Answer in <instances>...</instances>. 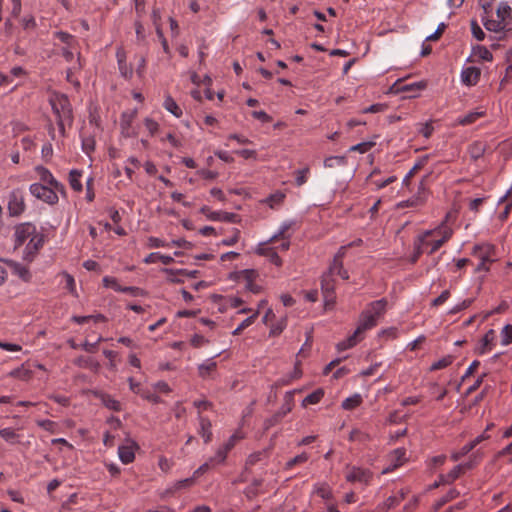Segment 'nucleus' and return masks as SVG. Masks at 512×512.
<instances>
[{"label": "nucleus", "instance_id": "obj_8", "mask_svg": "<svg viewBox=\"0 0 512 512\" xmlns=\"http://www.w3.org/2000/svg\"><path fill=\"white\" fill-rule=\"evenodd\" d=\"M26 208L25 192L21 188L13 189L8 196V211L11 216L21 215Z\"/></svg>", "mask_w": 512, "mask_h": 512}, {"label": "nucleus", "instance_id": "obj_19", "mask_svg": "<svg viewBox=\"0 0 512 512\" xmlns=\"http://www.w3.org/2000/svg\"><path fill=\"white\" fill-rule=\"evenodd\" d=\"M44 238L42 234L35 232L27 242L25 253L27 257H32L43 246Z\"/></svg>", "mask_w": 512, "mask_h": 512}, {"label": "nucleus", "instance_id": "obj_36", "mask_svg": "<svg viewBox=\"0 0 512 512\" xmlns=\"http://www.w3.org/2000/svg\"><path fill=\"white\" fill-rule=\"evenodd\" d=\"M291 226H292V223H290V222L283 223L280 226L279 231L269 239L270 243H278L279 238H290L288 231L291 228Z\"/></svg>", "mask_w": 512, "mask_h": 512}, {"label": "nucleus", "instance_id": "obj_11", "mask_svg": "<svg viewBox=\"0 0 512 512\" xmlns=\"http://www.w3.org/2000/svg\"><path fill=\"white\" fill-rule=\"evenodd\" d=\"M473 467L472 462L461 463L456 465L452 470H450L445 475H440L439 481L434 483V487H437L439 484H450L455 481L459 476L465 471L471 469Z\"/></svg>", "mask_w": 512, "mask_h": 512}, {"label": "nucleus", "instance_id": "obj_3", "mask_svg": "<svg viewBox=\"0 0 512 512\" xmlns=\"http://www.w3.org/2000/svg\"><path fill=\"white\" fill-rule=\"evenodd\" d=\"M53 113L57 118V125L62 134L65 131V124H72L73 113L69 99L64 94L54 93L49 99Z\"/></svg>", "mask_w": 512, "mask_h": 512}, {"label": "nucleus", "instance_id": "obj_18", "mask_svg": "<svg viewBox=\"0 0 512 512\" xmlns=\"http://www.w3.org/2000/svg\"><path fill=\"white\" fill-rule=\"evenodd\" d=\"M117 62H118V68L120 71V74L126 78L130 79L133 75V70L130 65H128L126 61V53L122 48H119L116 52Z\"/></svg>", "mask_w": 512, "mask_h": 512}, {"label": "nucleus", "instance_id": "obj_55", "mask_svg": "<svg viewBox=\"0 0 512 512\" xmlns=\"http://www.w3.org/2000/svg\"><path fill=\"white\" fill-rule=\"evenodd\" d=\"M246 274H247V278L249 279V281L246 285V288L250 292H252L254 294H258L261 290V287L251 280V278L255 275V272L250 270V271H246Z\"/></svg>", "mask_w": 512, "mask_h": 512}, {"label": "nucleus", "instance_id": "obj_31", "mask_svg": "<svg viewBox=\"0 0 512 512\" xmlns=\"http://www.w3.org/2000/svg\"><path fill=\"white\" fill-rule=\"evenodd\" d=\"M324 396L323 389H317L308 396H306L302 402V406L306 407L307 405H314L321 401Z\"/></svg>", "mask_w": 512, "mask_h": 512}, {"label": "nucleus", "instance_id": "obj_53", "mask_svg": "<svg viewBox=\"0 0 512 512\" xmlns=\"http://www.w3.org/2000/svg\"><path fill=\"white\" fill-rule=\"evenodd\" d=\"M227 458V450H218L216 455L208 460L212 467L223 463Z\"/></svg>", "mask_w": 512, "mask_h": 512}, {"label": "nucleus", "instance_id": "obj_17", "mask_svg": "<svg viewBox=\"0 0 512 512\" xmlns=\"http://www.w3.org/2000/svg\"><path fill=\"white\" fill-rule=\"evenodd\" d=\"M481 70L477 67L470 66L462 70L461 81L467 86H474L478 83Z\"/></svg>", "mask_w": 512, "mask_h": 512}, {"label": "nucleus", "instance_id": "obj_6", "mask_svg": "<svg viewBox=\"0 0 512 512\" xmlns=\"http://www.w3.org/2000/svg\"><path fill=\"white\" fill-rule=\"evenodd\" d=\"M29 191L35 198L50 205L58 202L57 192H61V190H56L53 187L46 186L41 183L31 184Z\"/></svg>", "mask_w": 512, "mask_h": 512}, {"label": "nucleus", "instance_id": "obj_50", "mask_svg": "<svg viewBox=\"0 0 512 512\" xmlns=\"http://www.w3.org/2000/svg\"><path fill=\"white\" fill-rule=\"evenodd\" d=\"M479 6L483 10L481 16H490L494 12V0H479Z\"/></svg>", "mask_w": 512, "mask_h": 512}, {"label": "nucleus", "instance_id": "obj_35", "mask_svg": "<svg viewBox=\"0 0 512 512\" xmlns=\"http://www.w3.org/2000/svg\"><path fill=\"white\" fill-rule=\"evenodd\" d=\"M362 403V397L360 394H354L351 397L346 398L342 402V408L345 410H352L358 407Z\"/></svg>", "mask_w": 512, "mask_h": 512}, {"label": "nucleus", "instance_id": "obj_21", "mask_svg": "<svg viewBox=\"0 0 512 512\" xmlns=\"http://www.w3.org/2000/svg\"><path fill=\"white\" fill-rule=\"evenodd\" d=\"M364 332L365 331H359V325H358L356 330L354 331V333L349 338L338 343V345H337L338 350L344 351V350L350 349L353 346H355L361 340Z\"/></svg>", "mask_w": 512, "mask_h": 512}, {"label": "nucleus", "instance_id": "obj_64", "mask_svg": "<svg viewBox=\"0 0 512 512\" xmlns=\"http://www.w3.org/2000/svg\"><path fill=\"white\" fill-rule=\"evenodd\" d=\"M190 343L193 347L199 348V347L205 345L206 343H208V340L200 334H195L191 338Z\"/></svg>", "mask_w": 512, "mask_h": 512}, {"label": "nucleus", "instance_id": "obj_1", "mask_svg": "<svg viewBox=\"0 0 512 512\" xmlns=\"http://www.w3.org/2000/svg\"><path fill=\"white\" fill-rule=\"evenodd\" d=\"M452 235V228L446 224V221H443L436 228L426 230L416 238L419 241V245H422L428 254H433L443 246L452 237Z\"/></svg>", "mask_w": 512, "mask_h": 512}, {"label": "nucleus", "instance_id": "obj_60", "mask_svg": "<svg viewBox=\"0 0 512 512\" xmlns=\"http://www.w3.org/2000/svg\"><path fill=\"white\" fill-rule=\"evenodd\" d=\"M413 245H414V252L411 257V262L416 263L418 261L419 257L426 251L422 245H419V241L417 240V238L414 240Z\"/></svg>", "mask_w": 512, "mask_h": 512}, {"label": "nucleus", "instance_id": "obj_14", "mask_svg": "<svg viewBox=\"0 0 512 512\" xmlns=\"http://www.w3.org/2000/svg\"><path fill=\"white\" fill-rule=\"evenodd\" d=\"M194 484H195V480H194V478H192V476L189 478L178 480V481L174 482L173 484H171L170 486H168L163 492H161L160 497L162 499H165L169 496L174 495L176 492H178L180 490H185V489L192 487Z\"/></svg>", "mask_w": 512, "mask_h": 512}, {"label": "nucleus", "instance_id": "obj_5", "mask_svg": "<svg viewBox=\"0 0 512 512\" xmlns=\"http://www.w3.org/2000/svg\"><path fill=\"white\" fill-rule=\"evenodd\" d=\"M472 254L480 260L478 271H488L489 264L496 260L495 246L489 243L475 245Z\"/></svg>", "mask_w": 512, "mask_h": 512}, {"label": "nucleus", "instance_id": "obj_45", "mask_svg": "<svg viewBox=\"0 0 512 512\" xmlns=\"http://www.w3.org/2000/svg\"><path fill=\"white\" fill-rule=\"evenodd\" d=\"M501 344L507 346L512 343V325H505L500 333Z\"/></svg>", "mask_w": 512, "mask_h": 512}, {"label": "nucleus", "instance_id": "obj_40", "mask_svg": "<svg viewBox=\"0 0 512 512\" xmlns=\"http://www.w3.org/2000/svg\"><path fill=\"white\" fill-rule=\"evenodd\" d=\"M81 172L78 170H72L69 174V183L72 189L77 192L82 191V184L80 181Z\"/></svg>", "mask_w": 512, "mask_h": 512}, {"label": "nucleus", "instance_id": "obj_39", "mask_svg": "<svg viewBox=\"0 0 512 512\" xmlns=\"http://www.w3.org/2000/svg\"><path fill=\"white\" fill-rule=\"evenodd\" d=\"M13 274L17 275L24 281H29L31 274L28 270V268L24 265H21L19 263H13L12 264Z\"/></svg>", "mask_w": 512, "mask_h": 512}, {"label": "nucleus", "instance_id": "obj_16", "mask_svg": "<svg viewBox=\"0 0 512 512\" xmlns=\"http://www.w3.org/2000/svg\"><path fill=\"white\" fill-rule=\"evenodd\" d=\"M37 174L41 180V184L55 188L56 190L64 191V186L58 182L52 173L45 167L39 166L36 168Z\"/></svg>", "mask_w": 512, "mask_h": 512}, {"label": "nucleus", "instance_id": "obj_13", "mask_svg": "<svg viewBox=\"0 0 512 512\" xmlns=\"http://www.w3.org/2000/svg\"><path fill=\"white\" fill-rule=\"evenodd\" d=\"M36 232L34 225L30 223H24L19 225L15 230V245L21 246L33 236Z\"/></svg>", "mask_w": 512, "mask_h": 512}, {"label": "nucleus", "instance_id": "obj_63", "mask_svg": "<svg viewBox=\"0 0 512 512\" xmlns=\"http://www.w3.org/2000/svg\"><path fill=\"white\" fill-rule=\"evenodd\" d=\"M309 173L308 168H304L296 171V185L302 186L307 181V174Z\"/></svg>", "mask_w": 512, "mask_h": 512}, {"label": "nucleus", "instance_id": "obj_24", "mask_svg": "<svg viewBox=\"0 0 512 512\" xmlns=\"http://www.w3.org/2000/svg\"><path fill=\"white\" fill-rule=\"evenodd\" d=\"M217 363L212 359L206 360L204 363L199 365L198 373L199 376L203 379L210 378L213 376V373L216 371Z\"/></svg>", "mask_w": 512, "mask_h": 512}, {"label": "nucleus", "instance_id": "obj_32", "mask_svg": "<svg viewBox=\"0 0 512 512\" xmlns=\"http://www.w3.org/2000/svg\"><path fill=\"white\" fill-rule=\"evenodd\" d=\"M101 401L103 405L110 410L120 411L122 409L121 403L108 394H103L101 396Z\"/></svg>", "mask_w": 512, "mask_h": 512}, {"label": "nucleus", "instance_id": "obj_33", "mask_svg": "<svg viewBox=\"0 0 512 512\" xmlns=\"http://www.w3.org/2000/svg\"><path fill=\"white\" fill-rule=\"evenodd\" d=\"M484 114H485L484 111H473L463 117L458 118L457 122H458V124L463 125V126L469 125V124L474 123L480 117L484 116Z\"/></svg>", "mask_w": 512, "mask_h": 512}, {"label": "nucleus", "instance_id": "obj_51", "mask_svg": "<svg viewBox=\"0 0 512 512\" xmlns=\"http://www.w3.org/2000/svg\"><path fill=\"white\" fill-rule=\"evenodd\" d=\"M287 326L286 318H281L275 324L271 326L270 335L277 336L279 335Z\"/></svg>", "mask_w": 512, "mask_h": 512}, {"label": "nucleus", "instance_id": "obj_61", "mask_svg": "<svg viewBox=\"0 0 512 512\" xmlns=\"http://www.w3.org/2000/svg\"><path fill=\"white\" fill-rule=\"evenodd\" d=\"M472 302H473V299H465V300H463L461 303L455 305L449 311V314L454 315V314H457V313L461 312L462 310L467 309L472 304Z\"/></svg>", "mask_w": 512, "mask_h": 512}, {"label": "nucleus", "instance_id": "obj_12", "mask_svg": "<svg viewBox=\"0 0 512 512\" xmlns=\"http://www.w3.org/2000/svg\"><path fill=\"white\" fill-rule=\"evenodd\" d=\"M345 477L348 482L367 484L372 479V472L368 469L353 466L349 469Z\"/></svg>", "mask_w": 512, "mask_h": 512}, {"label": "nucleus", "instance_id": "obj_7", "mask_svg": "<svg viewBox=\"0 0 512 512\" xmlns=\"http://www.w3.org/2000/svg\"><path fill=\"white\" fill-rule=\"evenodd\" d=\"M407 460L404 450H390L381 460V462H383L381 474H387L394 471L398 467L402 466Z\"/></svg>", "mask_w": 512, "mask_h": 512}, {"label": "nucleus", "instance_id": "obj_52", "mask_svg": "<svg viewBox=\"0 0 512 512\" xmlns=\"http://www.w3.org/2000/svg\"><path fill=\"white\" fill-rule=\"evenodd\" d=\"M119 458L124 464H129L134 461V450H118Z\"/></svg>", "mask_w": 512, "mask_h": 512}, {"label": "nucleus", "instance_id": "obj_58", "mask_svg": "<svg viewBox=\"0 0 512 512\" xmlns=\"http://www.w3.org/2000/svg\"><path fill=\"white\" fill-rule=\"evenodd\" d=\"M425 82H414L411 84H405L399 88L401 91H421L425 88Z\"/></svg>", "mask_w": 512, "mask_h": 512}, {"label": "nucleus", "instance_id": "obj_46", "mask_svg": "<svg viewBox=\"0 0 512 512\" xmlns=\"http://www.w3.org/2000/svg\"><path fill=\"white\" fill-rule=\"evenodd\" d=\"M245 434L244 432L239 429L236 430L228 439L226 445L224 448H233L234 446L239 444V441L244 438Z\"/></svg>", "mask_w": 512, "mask_h": 512}, {"label": "nucleus", "instance_id": "obj_44", "mask_svg": "<svg viewBox=\"0 0 512 512\" xmlns=\"http://www.w3.org/2000/svg\"><path fill=\"white\" fill-rule=\"evenodd\" d=\"M308 460V455L305 452H302L301 454L291 458L285 463L284 468L286 470L291 469L295 465L305 463Z\"/></svg>", "mask_w": 512, "mask_h": 512}, {"label": "nucleus", "instance_id": "obj_47", "mask_svg": "<svg viewBox=\"0 0 512 512\" xmlns=\"http://www.w3.org/2000/svg\"><path fill=\"white\" fill-rule=\"evenodd\" d=\"M103 286L106 288H111L116 292H121L122 286L118 283L115 277L105 276L102 279Z\"/></svg>", "mask_w": 512, "mask_h": 512}, {"label": "nucleus", "instance_id": "obj_34", "mask_svg": "<svg viewBox=\"0 0 512 512\" xmlns=\"http://www.w3.org/2000/svg\"><path fill=\"white\" fill-rule=\"evenodd\" d=\"M473 56L483 61H492L493 59L492 53L485 46L481 45L473 48Z\"/></svg>", "mask_w": 512, "mask_h": 512}, {"label": "nucleus", "instance_id": "obj_49", "mask_svg": "<svg viewBox=\"0 0 512 512\" xmlns=\"http://www.w3.org/2000/svg\"><path fill=\"white\" fill-rule=\"evenodd\" d=\"M135 33L138 44H144L146 42V32L143 24L139 21L135 22Z\"/></svg>", "mask_w": 512, "mask_h": 512}, {"label": "nucleus", "instance_id": "obj_59", "mask_svg": "<svg viewBox=\"0 0 512 512\" xmlns=\"http://www.w3.org/2000/svg\"><path fill=\"white\" fill-rule=\"evenodd\" d=\"M63 279H64V287L72 294L75 293L76 291V283H75V280L74 278L70 275V274H67L65 273L63 275Z\"/></svg>", "mask_w": 512, "mask_h": 512}, {"label": "nucleus", "instance_id": "obj_15", "mask_svg": "<svg viewBox=\"0 0 512 512\" xmlns=\"http://www.w3.org/2000/svg\"><path fill=\"white\" fill-rule=\"evenodd\" d=\"M496 332L493 329L488 330L480 340L476 351L479 355L489 353L495 347Z\"/></svg>", "mask_w": 512, "mask_h": 512}, {"label": "nucleus", "instance_id": "obj_56", "mask_svg": "<svg viewBox=\"0 0 512 512\" xmlns=\"http://www.w3.org/2000/svg\"><path fill=\"white\" fill-rule=\"evenodd\" d=\"M82 149L83 151L89 155L95 149V140L93 137H85L82 139Z\"/></svg>", "mask_w": 512, "mask_h": 512}, {"label": "nucleus", "instance_id": "obj_62", "mask_svg": "<svg viewBox=\"0 0 512 512\" xmlns=\"http://www.w3.org/2000/svg\"><path fill=\"white\" fill-rule=\"evenodd\" d=\"M423 165V161H420L419 163L415 164L413 168L408 172V174L404 177L403 184L408 186L411 178L423 167Z\"/></svg>", "mask_w": 512, "mask_h": 512}, {"label": "nucleus", "instance_id": "obj_37", "mask_svg": "<svg viewBox=\"0 0 512 512\" xmlns=\"http://www.w3.org/2000/svg\"><path fill=\"white\" fill-rule=\"evenodd\" d=\"M284 199H285V193H283L281 191H277V192L271 194L269 197H267L265 202L270 206V208L274 209L277 206H279L280 204H282Z\"/></svg>", "mask_w": 512, "mask_h": 512}, {"label": "nucleus", "instance_id": "obj_29", "mask_svg": "<svg viewBox=\"0 0 512 512\" xmlns=\"http://www.w3.org/2000/svg\"><path fill=\"white\" fill-rule=\"evenodd\" d=\"M163 107L172 113L175 117L180 118L182 116V109L178 106V104L174 101L171 96H166Z\"/></svg>", "mask_w": 512, "mask_h": 512}, {"label": "nucleus", "instance_id": "obj_22", "mask_svg": "<svg viewBox=\"0 0 512 512\" xmlns=\"http://www.w3.org/2000/svg\"><path fill=\"white\" fill-rule=\"evenodd\" d=\"M423 191H424V185H423V183H421L419 190H418V194L416 196L412 197L411 199L401 201L400 203H398V205H397L398 208L417 207V206L423 205L425 202V198L422 195Z\"/></svg>", "mask_w": 512, "mask_h": 512}, {"label": "nucleus", "instance_id": "obj_10", "mask_svg": "<svg viewBox=\"0 0 512 512\" xmlns=\"http://www.w3.org/2000/svg\"><path fill=\"white\" fill-rule=\"evenodd\" d=\"M321 290L324 297L325 305H333L335 303V281L332 275L325 273L322 276Z\"/></svg>", "mask_w": 512, "mask_h": 512}, {"label": "nucleus", "instance_id": "obj_48", "mask_svg": "<svg viewBox=\"0 0 512 512\" xmlns=\"http://www.w3.org/2000/svg\"><path fill=\"white\" fill-rule=\"evenodd\" d=\"M374 145H375V142H372V141L362 142V143H358L356 145L351 146L349 151L358 152V153L363 154V153L368 152Z\"/></svg>", "mask_w": 512, "mask_h": 512}, {"label": "nucleus", "instance_id": "obj_28", "mask_svg": "<svg viewBox=\"0 0 512 512\" xmlns=\"http://www.w3.org/2000/svg\"><path fill=\"white\" fill-rule=\"evenodd\" d=\"M54 38L57 39L62 44H64L63 47H75V46H77L76 38L73 35H71V34H69L67 32H63V31L55 32L54 33Z\"/></svg>", "mask_w": 512, "mask_h": 512}, {"label": "nucleus", "instance_id": "obj_57", "mask_svg": "<svg viewBox=\"0 0 512 512\" xmlns=\"http://www.w3.org/2000/svg\"><path fill=\"white\" fill-rule=\"evenodd\" d=\"M144 125L151 136H154L159 131V124L151 118H145Z\"/></svg>", "mask_w": 512, "mask_h": 512}, {"label": "nucleus", "instance_id": "obj_25", "mask_svg": "<svg viewBox=\"0 0 512 512\" xmlns=\"http://www.w3.org/2000/svg\"><path fill=\"white\" fill-rule=\"evenodd\" d=\"M136 111L133 112H124L121 116L120 126L122 129V133L126 136L134 135V132H130L132 122L135 118Z\"/></svg>", "mask_w": 512, "mask_h": 512}, {"label": "nucleus", "instance_id": "obj_26", "mask_svg": "<svg viewBox=\"0 0 512 512\" xmlns=\"http://www.w3.org/2000/svg\"><path fill=\"white\" fill-rule=\"evenodd\" d=\"M345 249L346 247H341L340 251L334 257V260L327 274H330L332 276L338 275V272H340L343 269L342 257L345 253Z\"/></svg>", "mask_w": 512, "mask_h": 512}, {"label": "nucleus", "instance_id": "obj_54", "mask_svg": "<svg viewBox=\"0 0 512 512\" xmlns=\"http://www.w3.org/2000/svg\"><path fill=\"white\" fill-rule=\"evenodd\" d=\"M471 32L472 35L478 40L483 41L485 39V33L482 28L478 25V23L473 20L471 21Z\"/></svg>", "mask_w": 512, "mask_h": 512}, {"label": "nucleus", "instance_id": "obj_23", "mask_svg": "<svg viewBox=\"0 0 512 512\" xmlns=\"http://www.w3.org/2000/svg\"><path fill=\"white\" fill-rule=\"evenodd\" d=\"M199 434L203 438V443L207 445L212 436L211 422L203 416H199Z\"/></svg>", "mask_w": 512, "mask_h": 512}, {"label": "nucleus", "instance_id": "obj_38", "mask_svg": "<svg viewBox=\"0 0 512 512\" xmlns=\"http://www.w3.org/2000/svg\"><path fill=\"white\" fill-rule=\"evenodd\" d=\"M314 492L322 499L329 500L332 497V491L328 484L319 483L315 485Z\"/></svg>", "mask_w": 512, "mask_h": 512}, {"label": "nucleus", "instance_id": "obj_4", "mask_svg": "<svg viewBox=\"0 0 512 512\" xmlns=\"http://www.w3.org/2000/svg\"><path fill=\"white\" fill-rule=\"evenodd\" d=\"M388 302L382 298L373 301L362 311L359 318V331H367L377 325V321L387 310Z\"/></svg>", "mask_w": 512, "mask_h": 512}, {"label": "nucleus", "instance_id": "obj_2", "mask_svg": "<svg viewBox=\"0 0 512 512\" xmlns=\"http://www.w3.org/2000/svg\"><path fill=\"white\" fill-rule=\"evenodd\" d=\"M484 27L491 32L500 33L507 29L512 20V5L506 1L498 3L490 16H481Z\"/></svg>", "mask_w": 512, "mask_h": 512}, {"label": "nucleus", "instance_id": "obj_43", "mask_svg": "<svg viewBox=\"0 0 512 512\" xmlns=\"http://www.w3.org/2000/svg\"><path fill=\"white\" fill-rule=\"evenodd\" d=\"M453 360H454L453 356L447 355V356L443 357L442 359L434 362L431 365L430 370L436 371V370L444 369V368L448 367L449 365H451Z\"/></svg>", "mask_w": 512, "mask_h": 512}, {"label": "nucleus", "instance_id": "obj_27", "mask_svg": "<svg viewBox=\"0 0 512 512\" xmlns=\"http://www.w3.org/2000/svg\"><path fill=\"white\" fill-rule=\"evenodd\" d=\"M82 68V63L80 60V53L78 52L77 62L70 68L67 69L66 72V80L70 82L76 89L80 88V82L76 78H74V71L80 70Z\"/></svg>", "mask_w": 512, "mask_h": 512}, {"label": "nucleus", "instance_id": "obj_20", "mask_svg": "<svg viewBox=\"0 0 512 512\" xmlns=\"http://www.w3.org/2000/svg\"><path fill=\"white\" fill-rule=\"evenodd\" d=\"M405 498V493L400 491L397 495H392L387 498L382 504L377 507L379 512H386L392 508L397 507Z\"/></svg>", "mask_w": 512, "mask_h": 512}, {"label": "nucleus", "instance_id": "obj_30", "mask_svg": "<svg viewBox=\"0 0 512 512\" xmlns=\"http://www.w3.org/2000/svg\"><path fill=\"white\" fill-rule=\"evenodd\" d=\"M294 392L295 391L286 392V394L284 396V404L282 405V407L279 410V414L281 416H285L286 414L291 412V410L293 408Z\"/></svg>", "mask_w": 512, "mask_h": 512}, {"label": "nucleus", "instance_id": "obj_42", "mask_svg": "<svg viewBox=\"0 0 512 512\" xmlns=\"http://www.w3.org/2000/svg\"><path fill=\"white\" fill-rule=\"evenodd\" d=\"M346 163L344 156H330L324 160V166L326 168H334L336 166H343Z\"/></svg>", "mask_w": 512, "mask_h": 512}, {"label": "nucleus", "instance_id": "obj_9", "mask_svg": "<svg viewBox=\"0 0 512 512\" xmlns=\"http://www.w3.org/2000/svg\"><path fill=\"white\" fill-rule=\"evenodd\" d=\"M275 244L276 243H270V240L260 243L256 252L259 255L265 256L275 266L281 267L283 262L277 254L276 247L274 246Z\"/></svg>", "mask_w": 512, "mask_h": 512}, {"label": "nucleus", "instance_id": "obj_41", "mask_svg": "<svg viewBox=\"0 0 512 512\" xmlns=\"http://www.w3.org/2000/svg\"><path fill=\"white\" fill-rule=\"evenodd\" d=\"M164 272L169 276V280L172 282L176 281V279L174 278V276H176V275H185V276L195 278L196 274L198 273L197 271L189 272L184 269H180V270L164 269Z\"/></svg>", "mask_w": 512, "mask_h": 512}]
</instances>
